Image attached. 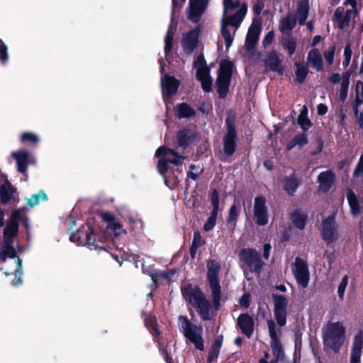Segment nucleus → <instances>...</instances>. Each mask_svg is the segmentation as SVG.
Listing matches in <instances>:
<instances>
[{
	"label": "nucleus",
	"instance_id": "f257e3e1",
	"mask_svg": "<svg viewBox=\"0 0 363 363\" xmlns=\"http://www.w3.org/2000/svg\"><path fill=\"white\" fill-rule=\"evenodd\" d=\"M223 16L221 23V35L228 49L234 40V35L247 13V6L239 1L223 0Z\"/></svg>",
	"mask_w": 363,
	"mask_h": 363
},
{
	"label": "nucleus",
	"instance_id": "f03ea898",
	"mask_svg": "<svg viewBox=\"0 0 363 363\" xmlns=\"http://www.w3.org/2000/svg\"><path fill=\"white\" fill-rule=\"evenodd\" d=\"M155 156L158 158V172L163 176L165 184L170 189L175 188L178 185L179 179L178 176L175 175L174 172L172 173L169 171V164L177 166V172L179 173V166L184 163L186 157L180 155L173 149L167 148L165 147H159L156 150Z\"/></svg>",
	"mask_w": 363,
	"mask_h": 363
},
{
	"label": "nucleus",
	"instance_id": "7ed1b4c3",
	"mask_svg": "<svg viewBox=\"0 0 363 363\" xmlns=\"http://www.w3.org/2000/svg\"><path fill=\"white\" fill-rule=\"evenodd\" d=\"M18 228V223L16 220H10L4 232V244L0 250V260L6 262L7 258L11 259V264L13 265L16 278L12 284L18 286L21 284V277L16 279L17 276L23 274L22 262L19 258L15 259L16 250L13 247V239L15 238Z\"/></svg>",
	"mask_w": 363,
	"mask_h": 363
},
{
	"label": "nucleus",
	"instance_id": "20e7f679",
	"mask_svg": "<svg viewBox=\"0 0 363 363\" xmlns=\"http://www.w3.org/2000/svg\"><path fill=\"white\" fill-rule=\"evenodd\" d=\"M182 291L184 298L196 308L203 320H210L212 318L210 302L198 287L187 285L182 289Z\"/></svg>",
	"mask_w": 363,
	"mask_h": 363
},
{
	"label": "nucleus",
	"instance_id": "39448f33",
	"mask_svg": "<svg viewBox=\"0 0 363 363\" xmlns=\"http://www.w3.org/2000/svg\"><path fill=\"white\" fill-rule=\"evenodd\" d=\"M324 346L338 352L345 340V328L342 322H328L322 329Z\"/></svg>",
	"mask_w": 363,
	"mask_h": 363
},
{
	"label": "nucleus",
	"instance_id": "423d86ee",
	"mask_svg": "<svg viewBox=\"0 0 363 363\" xmlns=\"http://www.w3.org/2000/svg\"><path fill=\"white\" fill-rule=\"evenodd\" d=\"M207 268V280L211 291L213 307L218 310L221 298V287L218 279L220 265L215 259H211L208 262Z\"/></svg>",
	"mask_w": 363,
	"mask_h": 363
},
{
	"label": "nucleus",
	"instance_id": "0eeeda50",
	"mask_svg": "<svg viewBox=\"0 0 363 363\" xmlns=\"http://www.w3.org/2000/svg\"><path fill=\"white\" fill-rule=\"evenodd\" d=\"M179 324L186 339L193 343L197 350H203L202 327L191 324L184 316L179 317Z\"/></svg>",
	"mask_w": 363,
	"mask_h": 363
},
{
	"label": "nucleus",
	"instance_id": "6e6552de",
	"mask_svg": "<svg viewBox=\"0 0 363 363\" xmlns=\"http://www.w3.org/2000/svg\"><path fill=\"white\" fill-rule=\"evenodd\" d=\"M232 69L233 64L230 61L222 60L220 62L218 77L216 81L218 92L220 97H225L228 91Z\"/></svg>",
	"mask_w": 363,
	"mask_h": 363
},
{
	"label": "nucleus",
	"instance_id": "1a4fd4ad",
	"mask_svg": "<svg viewBox=\"0 0 363 363\" xmlns=\"http://www.w3.org/2000/svg\"><path fill=\"white\" fill-rule=\"evenodd\" d=\"M194 67L196 69V77L201 83L203 89L208 92L211 89L212 79L210 77L209 69L206 65L203 55H199L195 62Z\"/></svg>",
	"mask_w": 363,
	"mask_h": 363
},
{
	"label": "nucleus",
	"instance_id": "9d476101",
	"mask_svg": "<svg viewBox=\"0 0 363 363\" xmlns=\"http://www.w3.org/2000/svg\"><path fill=\"white\" fill-rule=\"evenodd\" d=\"M240 257L250 271L259 274L263 262L258 252L253 249H244L241 251Z\"/></svg>",
	"mask_w": 363,
	"mask_h": 363
},
{
	"label": "nucleus",
	"instance_id": "9b49d317",
	"mask_svg": "<svg viewBox=\"0 0 363 363\" xmlns=\"http://www.w3.org/2000/svg\"><path fill=\"white\" fill-rule=\"evenodd\" d=\"M108 237L104 233H97L95 230H91L89 233L86 235V245L90 250H99V251L108 252L109 248L107 245Z\"/></svg>",
	"mask_w": 363,
	"mask_h": 363
},
{
	"label": "nucleus",
	"instance_id": "f8f14e48",
	"mask_svg": "<svg viewBox=\"0 0 363 363\" xmlns=\"http://www.w3.org/2000/svg\"><path fill=\"white\" fill-rule=\"evenodd\" d=\"M350 73L345 72L341 75L338 73H333L328 77V80L333 84H339L340 87L338 89L339 98L344 102L347 97V91L350 85Z\"/></svg>",
	"mask_w": 363,
	"mask_h": 363
},
{
	"label": "nucleus",
	"instance_id": "ddd939ff",
	"mask_svg": "<svg viewBox=\"0 0 363 363\" xmlns=\"http://www.w3.org/2000/svg\"><path fill=\"white\" fill-rule=\"evenodd\" d=\"M292 270L298 284L303 288L307 287L309 282V272L306 262L297 257Z\"/></svg>",
	"mask_w": 363,
	"mask_h": 363
},
{
	"label": "nucleus",
	"instance_id": "4468645a",
	"mask_svg": "<svg viewBox=\"0 0 363 363\" xmlns=\"http://www.w3.org/2000/svg\"><path fill=\"white\" fill-rule=\"evenodd\" d=\"M253 215L255 223L258 225H265L268 223V212L266 206V199L258 196L255 199Z\"/></svg>",
	"mask_w": 363,
	"mask_h": 363
},
{
	"label": "nucleus",
	"instance_id": "2eb2a0df",
	"mask_svg": "<svg viewBox=\"0 0 363 363\" xmlns=\"http://www.w3.org/2000/svg\"><path fill=\"white\" fill-rule=\"evenodd\" d=\"M275 319L280 327H283L286 323V307L288 301L282 295L274 296Z\"/></svg>",
	"mask_w": 363,
	"mask_h": 363
},
{
	"label": "nucleus",
	"instance_id": "dca6fc26",
	"mask_svg": "<svg viewBox=\"0 0 363 363\" xmlns=\"http://www.w3.org/2000/svg\"><path fill=\"white\" fill-rule=\"evenodd\" d=\"M186 0H172L173 3V11H172V22L169 26V29L167 32V34L164 38V52L165 55H167L172 50L173 46V39L174 35L176 31L177 25L174 22L173 18L174 15L175 14L176 8L178 6L180 8L184 2Z\"/></svg>",
	"mask_w": 363,
	"mask_h": 363
},
{
	"label": "nucleus",
	"instance_id": "f3484780",
	"mask_svg": "<svg viewBox=\"0 0 363 363\" xmlns=\"http://www.w3.org/2000/svg\"><path fill=\"white\" fill-rule=\"evenodd\" d=\"M233 123V118L228 116L226 120L228 131L224 138V152L228 155H232L235 150V129Z\"/></svg>",
	"mask_w": 363,
	"mask_h": 363
},
{
	"label": "nucleus",
	"instance_id": "a211bd4d",
	"mask_svg": "<svg viewBox=\"0 0 363 363\" xmlns=\"http://www.w3.org/2000/svg\"><path fill=\"white\" fill-rule=\"evenodd\" d=\"M179 82L174 77L164 74L161 77L162 91L164 101L167 103V97L174 95L178 88Z\"/></svg>",
	"mask_w": 363,
	"mask_h": 363
},
{
	"label": "nucleus",
	"instance_id": "6ab92c4d",
	"mask_svg": "<svg viewBox=\"0 0 363 363\" xmlns=\"http://www.w3.org/2000/svg\"><path fill=\"white\" fill-rule=\"evenodd\" d=\"M208 0H189V6L187 10L188 18L197 23L202 15Z\"/></svg>",
	"mask_w": 363,
	"mask_h": 363
},
{
	"label": "nucleus",
	"instance_id": "aec40b11",
	"mask_svg": "<svg viewBox=\"0 0 363 363\" xmlns=\"http://www.w3.org/2000/svg\"><path fill=\"white\" fill-rule=\"evenodd\" d=\"M11 156L16 160L17 169L21 173H26L28 164L34 161L33 157L25 150L13 152Z\"/></svg>",
	"mask_w": 363,
	"mask_h": 363
},
{
	"label": "nucleus",
	"instance_id": "412c9836",
	"mask_svg": "<svg viewBox=\"0 0 363 363\" xmlns=\"http://www.w3.org/2000/svg\"><path fill=\"white\" fill-rule=\"evenodd\" d=\"M321 232L324 240L328 242H333L337 238V233L333 217H328L323 219Z\"/></svg>",
	"mask_w": 363,
	"mask_h": 363
},
{
	"label": "nucleus",
	"instance_id": "4be33fe9",
	"mask_svg": "<svg viewBox=\"0 0 363 363\" xmlns=\"http://www.w3.org/2000/svg\"><path fill=\"white\" fill-rule=\"evenodd\" d=\"M363 350V334L357 333L352 345L350 363H360Z\"/></svg>",
	"mask_w": 363,
	"mask_h": 363
},
{
	"label": "nucleus",
	"instance_id": "5701e85b",
	"mask_svg": "<svg viewBox=\"0 0 363 363\" xmlns=\"http://www.w3.org/2000/svg\"><path fill=\"white\" fill-rule=\"evenodd\" d=\"M199 30L194 29L183 35L182 45L185 52L191 53L198 45Z\"/></svg>",
	"mask_w": 363,
	"mask_h": 363
},
{
	"label": "nucleus",
	"instance_id": "b1692460",
	"mask_svg": "<svg viewBox=\"0 0 363 363\" xmlns=\"http://www.w3.org/2000/svg\"><path fill=\"white\" fill-rule=\"evenodd\" d=\"M357 15V11L354 9H349L345 12H342L339 9L336 10L335 17L337 21L338 27L344 29L351 24Z\"/></svg>",
	"mask_w": 363,
	"mask_h": 363
},
{
	"label": "nucleus",
	"instance_id": "393cba45",
	"mask_svg": "<svg viewBox=\"0 0 363 363\" xmlns=\"http://www.w3.org/2000/svg\"><path fill=\"white\" fill-rule=\"evenodd\" d=\"M335 174L331 170L321 172L318 177V191L325 193L328 191L335 182Z\"/></svg>",
	"mask_w": 363,
	"mask_h": 363
},
{
	"label": "nucleus",
	"instance_id": "a878e982",
	"mask_svg": "<svg viewBox=\"0 0 363 363\" xmlns=\"http://www.w3.org/2000/svg\"><path fill=\"white\" fill-rule=\"evenodd\" d=\"M307 64L317 72L323 69V60L318 49H312L309 51L307 56Z\"/></svg>",
	"mask_w": 363,
	"mask_h": 363
},
{
	"label": "nucleus",
	"instance_id": "bb28decb",
	"mask_svg": "<svg viewBox=\"0 0 363 363\" xmlns=\"http://www.w3.org/2000/svg\"><path fill=\"white\" fill-rule=\"evenodd\" d=\"M260 29L258 24L253 23L248 29L245 40V48L251 50L256 45L259 35Z\"/></svg>",
	"mask_w": 363,
	"mask_h": 363
},
{
	"label": "nucleus",
	"instance_id": "cd10ccee",
	"mask_svg": "<svg viewBox=\"0 0 363 363\" xmlns=\"http://www.w3.org/2000/svg\"><path fill=\"white\" fill-rule=\"evenodd\" d=\"M0 196L2 203H7L12 200L16 201V191L9 182H5L1 185Z\"/></svg>",
	"mask_w": 363,
	"mask_h": 363
},
{
	"label": "nucleus",
	"instance_id": "c85d7f7f",
	"mask_svg": "<svg viewBox=\"0 0 363 363\" xmlns=\"http://www.w3.org/2000/svg\"><path fill=\"white\" fill-rule=\"evenodd\" d=\"M238 323L242 333L250 337L253 332L254 321L252 318L247 314L240 315Z\"/></svg>",
	"mask_w": 363,
	"mask_h": 363
},
{
	"label": "nucleus",
	"instance_id": "c756f323",
	"mask_svg": "<svg viewBox=\"0 0 363 363\" xmlns=\"http://www.w3.org/2000/svg\"><path fill=\"white\" fill-rule=\"evenodd\" d=\"M347 199L350 208L351 213L356 216L361 212V208L357 195L352 190L347 192Z\"/></svg>",
	"mask_w": 363,
	"mask_h": 363
},
{
	"label": "nucleus",
	"instance_id": "7c9ffc66",
	"mask_svg": "<svg viewBox=\"0 0 363 363\" xmlns=\"http://www.w3.org/2000/svg\"><path fill=\"white\" fill-rule=\"evenodd\" d=\"M266 65L269 69L276 71L279 74H281L284 71L281 60L275 54L268 56L266 60Z\"/></svg>",
	"mask_w": 363,
	"mask_h": 363
},
{
	"label": "nucleus",
	"instance_id": "2f4dec72",
	"mask_svg": "<svg viewBox=\"0 0 363 363\" xmlns=\"http://www.w3.org/2000/svg\"><path fill=\"white\" fill-rule=\"evenodd\" d=\"M193 133L189 130L184 129L179 131L177 135L178 146L186 147L193 141Z\"/></svg>",
	"mask_w": 363,
	"mask_h": 363
},
{
	"label": "nucleus",
	"instance_id": "473e14b6",
	"mask_svg": "<svg viewBox=\"0 0 363 363\" xmlns=\"http://www.w3.org/2000/svg\"><path fill=\"white\" fill-rule=\"evenodd\" d=\"M308 13V2L307 0H302L298 3L297 9V18L301 25L304 24Z\"/></svg>",
	"mask_w": 363,
	"mask_h": 363
},
{
	"label": "nucleus",
	"instance_id": "72a5a7b5",
	"mask_svg": "<svg viewBox=\"0 0 363 363\" xmlns=\"http://www.w3.org/2000/svg\"><path fill=\"white\" fill-rule=\"evenodd\" d=\"M308 143V137L305 133H301L294 136L287 145V150L289 151L296 146L302 147Z\"/></svg>",
	"mask_w": 363,
	"mask_h": 363
},
{
	"label": "nucleus",
	"instance_id": "f704fd0d",
	"mask_svg": "<svg viewBox=\"0 0 363 363\" xmlns=\"http://www.w3.org/2000/svg\"><path fill=\"white\" fill-rule=\"evenodd\" d=\"M356 96L353 104L354 113L358 114V108L363 104V82H357L356 84Z\"/></svg>",
	"mask_w": 363,
	"mask_h": 363
},
{
	"label": "nucleus",
	"instance_id": "c9c22d12",
	"mask_svg": "<svg viewBox=\"0 0 363 363\" xmlns=\"http://www.w3.org/2000/svg\"><path fill=\"white\" fill-rule=\"evenodd\" d=\"M176 115L178 118H187L194 114V111L186 104H178L175 107Z\"/></svg>",
	"mask_w": 363,
	"mask_h": 363
},
{
	"label": "nucleus",
	"instance_id": "e433bc0d",
	"mask_svg": "<svg viewBox=\"0 0 363 363\" xmlns=\"http://www.w3.org/2000/svg\"><path fill=\"white\" fill-rule=\"evenodd\" d=\"M298 123L303 130H307L311 128L312 124L310 119L308 118V108L306 106H303L298 118Z\"/></svg>",
	"mask_w": 363,
	"mask_h": 363
},
{
	"label": "nucleus",
	"instance_id": "4c0bfd02",
	"mask_svg": "<svg viewBox=\"0 0 363 363\" xmlns=\"http://www.w3.org/2000/svg\"><path fill=\"white\" fill-rule=\"evenodd\" d=\"M267 325L271 340H279L281 335V328L282 327H280L277 323L276 324L275 322L272 320H267Z\"/></svg>",
	"mask_w": 363,
	"mask_h": 363
},
{
	"label": "nucleus",
	"instance_id": "58836bf2",
	"mask_svg": "<svg viewBox=\"0 0 363 363\" xmlns=\"http://www.w3.org/2000/svg\"><path fill=\"white\" fill-rule=\"evenodd\" d=\"M308 74V69L303 63L298 62L296 64V79L298 82L301 83L306 79Z\"/></svg>",
	"mask_w": 363,
	"mask_h": 363
},
{
	"label": "nucleus",
	"instance_id": "ea45409f",
	"mask_svg": "<svg viewBox=\"0 0 363 363\" xmlns=\"http://www.w3.org/2000/svg\"><path fill=\"white\" fill-rule=\"evenodd\" d=\"M270 345L276 360L281 359L284 357V350L280 342V339L271 340Z\"/></svg>",
	"mask_w": 363,
	"mask_h": 363
},
{
	"label": "nucleus",
	"instance_id": "a19ab883",
	"mask_svg": "<svg viewBox=\"0 0 363 363\" xmlns=\"http://www.w3.org/2000/svg\"><path fill=\"white\" fill-rule=\"evenodd\" d=\"M298 186V180L294 177H287L284 181V188L289 194H293Z\"/></svg>",
	"mask_w": 363,
	"mask_h": 363
},
{
	"label": "nucleus",
	"instance_id": "79ce46f5",
	"mask_svg": "<svg viewBox=\"0 0 363 363\" xmlns=\"http://www.w3.org/2000/svg\"><path fill=\"white\" fill-rule=\"evenodd\" d=\"M306 220V216L301 212L296 211L292 215V222L294 225L301 230L304 228Z\"/></svg>",
	"mask_w": 363,
	"mask_h": 363
},
{
	"label": "nucleus",
	"instance_id": "37998d69",
	"mask_svg": "<svg viewBox=\"0 0 363 363\" xmlns=\"http://www.w3.org/2000/svg\"><path fill=\"white\" fill-rule=\"evenodd\" d=\"M295 25V18L291 16H288L281 21V30L283 33H289L294 28Z\"/></svg>",
	"mask_w": 363,
	"mask_h": 363
},
{
	"label": "nucleus",
	"instance_id": "c03bdc74",
	"mask_svg": "<svg viewBox=\"0 0 363 363\" xmlns=\"http://www.w3.org/2000/svg\"><path fill=\"white\" fill-rule=\"evenodd\" d=\"M107 228L114 233L116 237L125 234L126 233L121 223L118 221L115 220L114 222L108 224Z\"/></svg>",
	"mask_w": 363,
	"mask_h": 363
},
{
	"label": "nucleus",
	"instance_id": "a18cd8bd",
	"mask_svg": "<svg viewBox=\"0 0 363 363\" xmlns=\"http://www.w3.org/2000/svg\"><path fill=\"white\" fill-rule=\"evenodd\" d=\"M218 213V211H212L211 216L207 219L206 223L203 225V230L205 231H210L214 228L216 223Z\"/></svg>",
	"mask_w": 363,
	"mask_h": 363
},
{
	"label": "nucleus",
	"instance_id": "49530a36",
	"mask_svg": "<svg viewBox=\"0 0 363 363\" xmlns=\"http://www.w3.org/2000/svg\"><path fill=\"white\" fill-rule=\"evenodd\" d=\"M46 201L48 197L43 191H40L37 194H33L28 201V204L30 206H34L39 203L40 200Z\"/></svg>",
	"mask_w": 363,
	"mask_h": 363
},
{
	"label": "nucleus",
	"instance_id": "de8ad7c7",
	"mask_svg": "<svg viewBox=\"0 0 363 363\" xmlns=\"http://www.w3.org/2000/svg\"><path fill=\"white\" fill-rule=\"evenodd\" d=\"M283 46L290 55H293L296 48V42L293 38H286L283 41Z\"/></svg>",
	"mask_w": 363,
	"mask_h": 363
},
{
	"label": "nucleus",
	"instance_id": "09e8293b",
	"mask_svg": "<svg viewBox=\"0 0 363 363\" xmlns=\"http://www.w3.org/2000/svg\"><path fill=\"white\" fill-rule=\"evenodd\" d=\"M146 325L153 335L158 336L160 335V332L157 328V320L155 317H150L146 320Z\"/></svg>",
	"mask_w": 363,
	"mask_h": 363
},
{
	"label": "nucleus",
	"instance_id": "8fccbe9b",
	"mask_svg": "<svg viewBox=\"0 0 363 363\" xmlns=\"http://www.w3.org/2000/svg\"><path fill=\"white\" fill-rule=\"evenodd\" d=\"M39 140L40 139L38 135L30 132L23 133L21 136V141L23 143L28 141L33 143H38Z\"/></svg>",
	"mask_w": 363,
	"mask_h": 363
},
{
	"label": "nucleus",
	"instance_id": "3c124183",
	"mask_svg": "<svg viewBox=\"0 0 363 363\" xmlns=\"http://www.w3.org/2000/svg\"><path fill=\"white\" fill-rule=\"evenodd\" d=\"M9 60L8 48L6 44L0 39V61L4 65Z\"/></svg>",
	"mask_w": 363,
	"mask_h": 363
},
{
	"label": "nucleus",
	"instance_id": "603ef678",
	"mask_svg": "<svg viewBox=\"0 0 363 363\" xmlns=\"http://www.w3.org/2000/svg\"><path fill=\"white\" fill-rule=\"evenodd\" d=\"M352 53V45L350 43L347 44L344 49V60L342 62V65L345 67H347L350 65Z\"/></svg>",
	"mask_w": 363,
	"mask_h": 363
},
{
	"label": "nucleus",
	"instance_id": "864d4df0",
	"mask_svg": "<svg viewBox=\"0 0 363 363\" xmlns=\"http://www.w3.org/2000/svg\"><path fill=\"white\" fill-rule=\"evenodd\" d=\"M347 283H348V277H347V276L345 275L342 279V281L340 283V284L338 286V289H337L338 296L340 299H343V298H344V294H345V291Z\"/></svg>",
	"mask_w": 363,
	"mask_h": 363
},
{
	"label": "nucleus",
	"instance_id": "5fc2aeb1",
	"mask_svg": "<svg viewBox=\"0 0 363 363\" xmlns=\"http://www.w3.org/2000/svg\"><path fill=\"white\" fill-rule=\"evenodd\" d=\"M202 172L203 169L201 168L197 167L195 165H191L188 176L192 179L196 180L199 177Z\"/></svg>",
	"mask_w": 363,
	"mask_h": 363
},
{
	"label": "nucleus",
	"instance_id": "6e6d98bb",
	"mask_svg": "<svg viewBox=\"0 0 363 363\" xmlns=\"http://www.w3.org/2000/svg\"><path fill=\"white\" fill-rule=\"evenodd\" d=\"M335 50V47H330L324 52V57L329 65H331L333 63Z\"/></svg>",
	"mask_w": 363,
	"mask_h": 363
},
{
	"label": "nucleus",
	"instance_id": "4d7b16f0",
	"mask_svg": "<svg viewBox=\"0 0 363 363\" xmlns=\"http://www.w3.org/2000/svg\"><path fill=\"white\" fill-rule=\"evenodd\" d=\"M211 203L213 206V211L218 212L219 210V196L216 190H213L211 194Z\"/></svg>",
	"mask_w": 363,
	"mask_h": 363
},
{
	"label": "nucleus",
	"instance_id": "13d9d810",
	"mask_svg": "<svg viewBox=\"0 0 363 363\" xmlns=\"http://www.w3.org/2000/svg\"><path fill=\"white\" fill-rule=\"evenodd\" d=\"M239 212L238 208L235 205H233L229 211L228 222L235 221L239 215Z\"/></svg>",
	"mask_w": 363,
	"mask_h": 363
},
{
	"label": "nucleus",
	"instance_id": "bf43d9fd",
	"mask_svg": "<svg viewBox=\"0 0 363 363\" xmlns=\"http://www.w3.org/2000/svg\"><path fill=\"white\" fill-rule=\"evenodd\" d=\"M363 174V155H362L359 157V160L355 167L354 170V176L358 177L361 174Z\"/></svg>",
	"mask_w": 363,
	"mask_h": 363
},
{
	"label": "nucleus",
	"instance_id": "052dcab7",
	"mask_svg": "<svg viewBox=\"0 0 363 363\" xmlns=\"http://www.w3.org/2000/svg\"><path fill=\"white\" fill-rule=\"evenodd\" d=\"M100 216L104 221L108 223V224L111 223L116 220L113 214L108 211H101L100 213Z\"/></svg>",
	"mask_w": 363,
	"mask_h": 363
},
{
	"label": "nucleus",
	"instance_id": "680f3d73",
	"mask_svg": "<svg viewBox=\"0 0 363 363\" xmlns=\"http://www.w3.org/2000/svg\"><path fill=\"white\" fill-rule=\"evenodd\" d=\"M204 244V240L199 232L194 233L192 245L200 247Z\"/></svg>",
	"mask_w": 363,
	"mask_h": 363
},
{
	"label": "nucleus",
	"instance_id": "e2e57ef3",
	"mask_svg": "<svg viewBox=\"0 0 363 363\" xmlns=\"http://www.w3.org/2000/svg\"><path fill=\"white\" fill-rule=\"evenodd\" d=\"M219 352H220V350L211 347V348L209 351V353H208V361L209 362L214 361L218 357Z\"/></svg>",
	"mask_w": 363,
	"mask_h": 363
},
{
	"label": "nucleus",
	"instance_id": "0e129e2a",
	"mask_svg": "<svg viewBox=\"0 0 363 363\" xmlns=\"http://www.w3.org/2000/svg\"><path fill=\"white\" fill-rule=\"evenodd\" d=\"M274 38V33L272 31L269 32L263 40V45L266 47L272 43Z\"/></svg>",
	"mask_w": 363,
	"mask_h": 363
},
{
	"label": "nucleus",
	"instance_id": "69168bd1",
	"mask_svg": "<svg viewBox=\"0 0 363 363\" xmlns=\"http://www.w3.org/2000/svg\"><path fill=\"white\" fill-rule=\"evenodd\" d=\"M240 305L242 307L247 308L250 305V296L248 294H244L240 299Z\"/></svg>",
	"mask_w": 363,
	"mask_h": 363
},
{
	"label": "nucleus",
	"instance_id": "338daca9",
	"mask_svg": "<svg viewBox=\"0 0 363 363\" xmlns=\"http://www.w3.org/2000/svg\"><path fill=\"white\" fill-rule=\"evenodd\" d=\"M130 223L133 229L140 230L143 228V222L140 220H130Z\"/></svg>",
	"mask_w": 363,
	"mask_h": 363
},
{
	"label": "nucleus",
	"instance_id": "774afa93",
	"mask_svg": "<svg viewBox=\"0 0 363 363\" xmlns=\"http://www.w3.org/2000/svg\"><path fill=\"white\" fill-rule=\"evenodd\" d=\"M317 111L319 115H324L328 111V107L323 104H320L318 105Z\"/></svg>",
	"mask_w": 363,
	"mask_h": 363
}]
</instances>
